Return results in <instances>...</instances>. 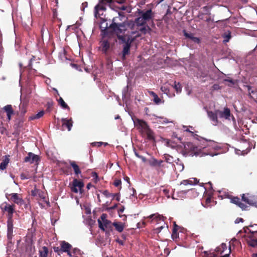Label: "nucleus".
<instances>
[{
	"label": "nucleus",
	"mask_w": 257,
	"mask_h": 257,
	"mask_svg": "<svg viewBox=\"0 0 257 257\" xmlns=\"http://www.w3.org/2000/svg\"><path fill=\"white\" fill-rule=\"evenodd\" d=\"M121 184V181L120 179H115L113 182V185L115 187H119L120 186V189L121 188L120 186Z\"/></svg>",
	"instance_id": "37998d69"
},
{
	"label": "nucleus",
	"mask_w": 257,
	"mask_h": 257,
	"mask_svg": "<svg viewBox=\"0 0 257 257\" xmlns=\"http://www.w3.org/2000/svg\"><path fill=\"white\" fill-rule=\"evenodd\" d=\"M49 253V250L47 246H43L39 250V257H47Z\"/></svg>",
	"instance_id": "bb28decb"
},
{
	"label": "nucleus",
	"mask_w": 257,
	"mask_h": 257,
	"mask_svg": "<svg viewBox=\"0 0 257 257\" xmlns=\"http://www.w3.org/2000/svg\"><path fill=\"white\" fill-rule=\"evenodd\" d=\"M15 205L7 204L3 209V211L7 212V238L11 242L13 237V214L15 212Z\"/></svg>",
	"instance_id": "7ed1b4c3"
},
{
	"label": "nucleus",
	"mask_w": 257,
	"mask_h": 257,
	"mask_svg": "<svg viewBox=\"0 0 257 257\" xmlns=\"http://www.w3.org/2000/svg\"><path fill=\"white\" fill-rule=\"evenodd\" d=\"M141 16L143 19L146 21H148L151 20L153 17L152 11L151 10H148L145 12H141Z\"/></svg>",
	"instance_id": "393cba45"
},
{
	"label": "nucleus",
	"mask_w": 257,
	"mask_h": 257,
	"mask_svg": "<svg viewBox=\"0 0 257 257\" xmlns=\"http://www.w3.org/2000/svg\"><path fill=\"white\" fill-rule=\"evenodd\" d=\"M146 218L151 219V222H155L159 223L161 221H164V217L158 214H153L146 217Z\"/></svg>",
	"instance_id": "f3484780"
},
{
	"label": "nucleus",
	"mask_w": 257,
	"mask_h": 257,
	"mask_svg": "<svg viewBox=\"0 0 257 257\" xmlns=\"http://www.w3.org/2000/svg\"><path fill=\"white\" fill-rule=\"evenodd\" d=\"M60 245L63 252L70 253V250L72 247V245L70 243L65 241H62Z\"/></svg>",
	"instance_id": "4be33fe9"
},
{
	"label": "nucleus",
	"mask_w": 257,
	"mask_h": 257,
	"mask_svg": "<svg viewBox=\"0 0 257 257\" xmlns=\"http://www.w3.org/2000/svg\"><path fill=\"white\" fill-rule=\"evenodd\" d=\"M184 36L185 37V38L188 39H190V38L193 36V34L191 33H188L186 32L185 30H183V31Z\"/></svg>",
	"instance_id": "09e8293b"
},
{
	"label": "nucleus",
	"mask_w": 257,
	"mask_h": 257,
	"mask_svg": "<svg viewBox=\"0 0 257 257\" xmlns=\"http://www.w3.org/2000/svg\"><path fill=\"white\" fill-rule=\"evenodd\" d=\"M147 135V139L149 141H154L155 137L153 131L150 129H148L147 131L144 132Z\"/></svg>",
	"instance_id": "72a5a7b5"
},
{
	"label": "nucleus",
	"mask_w": 257,
	"mask_h": 257,
	"mask_svg": "<svg viewBox=\"0 0 257 257\" xmlns=\"http://www.w3.org/2000/svg\"><path fill=\"white\" fill-rule=\"evenodd\" d=\"M134 152H135V154L136 156L137 157L141 159L143 162L145 163V162L148 161V160L146 159V158L145 157L140 155L139 154V153L135 150H134Z\"/></svg>",
	"instance_id": "58836bf2"
},
{
	"label": "nucleus",
	"mask_w": 257,
	"mask_h": 257,
	"mask_svg": "<svg viewBox=\"0 0 257 257\" xmlns=\"http://www.w3.org/2000/svg\"><path fill=\"white\" fill-rule=\"evenodd\" d=\"M174 88H175L177 93L180 92L181 91V87L179 83L176 84V82H175Z\"/></svg>",
	"instance_id": "de8ad7c7"
},
{
	"label": "nucleus",
	"mask_w": 257,
	"mask_h": 257,
	"mask_svg": "<svg viewBox=\"0 0 257 257\" xmlns=\"http://www.w3.org/2000/svg\"><path fill=\"white\" fill-rule=\"evenodd\" d=\"M237 206L239 207L240 208H241L242 210H246L247 207V206L245 204L242 203L241 201Z\"/></svg>",
	"instance_id": "3c124183"
},
{
	"label": "nucleus",
	"mask_w": 257,
	"mask_h": 257,
	"mask_svg": "<svg viewBox=\"0 0 257 257\" xmlns=\"http://www.w3.org/2000/svg\"><path fill=\"white\" fill-rule=\"evenodd\" d=\"M211 197L210 196H208L207 197V198L206 199V201H205V205H204V206L205 207H209L210 205H209V204L211 202Z\"/></svg>",
	"instance_id": "8fccbe9b"
},
{
	"label": "nucleus",
	"mask_w": 257,
	"mask_h": 257,
	"mask_svg": "<svg viewBox=\"0 0 257 257\" xmlns=\"http://www.w3.org/2000/svg\"><path fill=\"white\" fill-rule=\"evenodd\" d=\"M231 202L237 205L240 203V198L238 197H233L231 198Z\"/></svg>",
	"instance_id": "e433bc0d"
},
{
	"label": "nucleus",
	"mask_w": 257,
	"mask_h": 257,
	"mask_svg": "<svg viewBox=\"0 0 257 257\" xmlns=\"http://www.w3.org/2000/svg\"><path fill=\"white\" fill-rule=\"evenodd\" d=\"M121 18H125L124 16H122ZM118 19L122 20L120 17H114L112 19L111 24L110 25L109 29L111 33L115 34L117 39L121 42H125L126 39L124 36V33L126 30V26H127V22H123L122 23L117 22Z\"/></svg>",
	"instance_id": "f03ea898"
},
{
	"label": "nucleus",
	"mask_w": 257,
	"mask_h": 257,
	"mask_svg": "<svg viewBox=\"0 0 257 257\" xmlns=\"http://www.w3.org/2000/svg\"><path fill=\"white\" fill-rule=\"evenodd\" d=\"M224 81L229 82L232 85H233L235 84L234 81L230 78L225 79H224Z\"/></svg>",
	"instance_id": "e2e57ef3"
},
{
	"label": "nucleus",
	"mask_w": 257,
	"mask_h": 257,
	"mask_svg": "<svg viewBox=\"0 0 257 257\" xmlns=\"http://www.w3.org/2000/svg\"><path fill=\"white\" fill-rule=\"evenodd\" d=\"M190 39L195 43L199 44L200 43V39L199 38L194 37L193 35L190 38Z\"/></svg>",
	"instance_id": "a18cd8bd"
},
{
	"label": "nucleus",
	"mask_w": 257,
	"mask_h": 257,
	"mask_svg": "<svg viewBox=\"0 0 257 257\" xmlns=\"http://www.w3.org/2000/svg\"><path fill=\"white\" fill-rule=\"evenodd\" d=\"M101 192L106 197H112V199H114L115 196H117L116 200L117 201H119L120 200V195L119 193H116V194L110 193L107 190H104V191H102Z\"/></svg>",
	"instance_id": "a878e982"
},
{
	"label": "nucleus",
	"mask_w": 257,
	"mask_h": 257,
	"mask_svg": "<svg viewBox=\"0 0 257 257\" xmlns=\"http://www.w3.org/2000/svg\"><path fill=\"white\" fill-rule=\"evenodd\" d=\"M161 91L164 93L168 94L169 92V89L168 87L166 85H164L161 87Z\"/></svg>",
	"instance_id": "ea45409f"
},
{
	"label": "nucleus",
	"mask_w": 257,
	"mask_h": 257,
	"mask_svg": "<svg viewBox=\"0 0 257 257\" xmlns=\"http://www.w3.org/2000/svg\"><path fill=\"white\" fill-rule=\"evenodd\" d=\"M35 59V57L34 56H32V57L30 59V61H29V64L27 66L28 69H32V61Z\"/></svg>",
	"instance_id": "5fc2aeb1"
},
{
	"label": "nucleus",
	"mask_w": 257,
	"mask_h": 257,
	"mask_svg": "<svg viewBox=\"0 0 257 257\" xmlns=\"http://www.w3.org/2000/svg\"><path fill=\"white\" fill-rule=\"evenodd\" d=\"M70 164L73 169L74 173L76 175H78L79 174H81V171L79 168V167L75 161H70Z\"/></svg>",
	"instance_id": "c85d7f7f"
},
{
	"label": "nucleus",
	"mask_w": 257,
	"mask_h": 257,
	"mask_svg": "<svg viewBox=\"0 0 257 257\" xmlns=\"http://www.w3.org/2000/svg\"><path fill=\"white\" fill-rule=\"evenodd\" d=\"M100 49L105 54H107L110 49V43L107 40H104L100 42Z\"/></svg>",
	"instance_id": "dca6fc26"
},
{
	"label": "nucleus",
	"mask_w": 257,
	"mask_h": 257,
	"mask_svg": "<svg viewBox=\"0 0 257 257\" xmlns=\"http://www.w3.org/2000/svg\"><path fill=\"white\" fill-rule=\"evenodd\" d=\"M166 162L168 163L169 168L171 167H172L173 166V164L170 162V160L169 158H166L165 161Z\"/></svg>",
	"instance_id": "0e129e2a"
},
{
	"label": "nucleus",
	"mask_w": 257,
	"mask_h": 257,
	"mask_svg": "<svg viewBox=\"0 0 257 257\" xmlns=\"http://www.w3.org/2000/svg\"><path fill=\"white\" fill-rule=\"evenodd\" d=\"M40 197L42 198L43 201L46 203L47 206H50V202L46 200V197L43 195H40Z\"/></svg>",
	"instance_id": "052dcab7"
},
{
	"label": "nucleus",
	"mask_w": 257,
	"mask_h": 257,
	"mask_svg": "<svg viewBox=\"0 0 257 257\" xmlns=\"http://www.w3.org/2000/svg\"><path fill=\"white\" fill-rule=\"evenodd\" d=\"M190 39L195 43L199 44L200 43V39L199 38L194 37L193 35L190 38Z\"/></svg>",
	"instance_id": "49530a36"
},
{
	"label": "nucleus",
	"mask_w": 257,
	"mask_h": 257,
	"mask_svg": "<svg viewBox=\"0 0 257 257\" xmlns=\"http://www.w3.org/2000/svg\"><path fill=\"white\" fill-rule=\"evenodd\" d=\"M88 6L87 2H84L81 5V10L84 11L85 8L87 7Z\"/></svg>",
	"instance_id": "69168bd1"
},
{
	"label": "nucleus",
	"mask_w": 257,
	"mask_h": 257,
	"mask_svg": "<svg viewBox=\"0 0 257 257\" xmlns=\"http://www.w3.org/2000/svg\"><path fill=\"white\" fill-rule=\"evenodd\" d=\"M10 159L6 156L5 159L3 160L2 162L0 164V170H4L6 169L9 163Z\"/></svg>",
	"instance_id": "473e14b6"
},
{
	"label": "nucleus",
	"mask_w": 257,
	"mask_h": 257,
	"mask_svg": "<svg viewBox=\"0 0 257 257\" xmlns=\"http://www.w3.org/2000/svg\"><path fill=\"white\" fill-rule=\"evenodd\" d=\"M244 232L246 233H247V230H248V232L250 233V234H252V232H253V234H257V230L254 231H251L250 229H249L248 227H244Z\"/></svg>",
	"instance_id": "4d7b16f0"
},
{
	"label": "nucleus",
	"mask_w": 257,
	"mask_h": 257,
	"mask_svg": "<svg viewBox=\"0 0 257 257\" xmlns=\"http://www.w3.org/2000/svg\"><path fill=\"white\" fill-rule=\"evenodd\" d=\"M227 249V245L224 243H222L219 246H218L216 248L215 251L216 252V254H214L213 253V256H214L215 255H217L218 254H222Z\"/></svg>",
	"instance_id": "b1692460"
},
{
	"label": "nucleus",
	"mask_w": 257,
	"mask_h": 257,
	"mask_svg": "<svg viewBox=\"0 0 257 257\" xmlns=\"http://www.w3.org/2000/svg\"><path fill=\"white\" fill-rule=\"evenodd\" d=\"M135 38L131 39L130 36H128L127 39H125V42H121L122 45V50L121 53V59L122 60L126 59V56L130 54V49L132 43L134 41Z\"/></svg>",
	"instance_id": "423d86ee"
},
{
	"label": "nucleus",
	"mask_w": 257,
	"mask_h": 257,
	"mask_svg": "<svg viewBox=\"0 0 257 257\" xmlns=\"http://www.w3.org/2000/svg\"><path fill=\"white\" fill-rule=\"evenodd\" d=\"M149 165L155 169L158 174H165L169 168L168 163L162 160H158L154 157L148 160Z\"/></svg>",
	"instance_id": "20e7f679"
},
{
	"label": "nucleus",
	"mask_w": 257,
	"mask_h": 257,
	"mask_svg": "<svg viewBox=\"0 0 257 257\" xmlns=\"http://www.w3.org/2000/svg\"><path fill=\"white\" fill-rule=\"evenodd\" d=\"M151 95L154 98V101L156 104H159L161 102V99L158 96V95L154 92H151Z\"/></svg>",
	"instance_id": "c9c22d12"
},
{
	"label": "nucleus",
	"mask_w": 257,
	"mask_h": 257,
	"mask_svg": "<svg viewBox=\"0 0 257 257\" xmlns=\"http://www.w3.org/2000/svg\"><path fill=\"white\" fill-rule=\"evenodd\" d=\"M40 161L39 156L31 152L29 153L24 160V162L29 163L30 164H37Z\"/></svg>",
	"instance_id": "9b49d317"
},
{
	"label": "nucleus",
	"mask_w": 257,
	"mask_h": 257,
	"mask_svg": "<svg viewBox=\"0 0 257 257\" xmlns=\"http://www.w3.org/2000/svg\"><path fill=\"white\" fill-rule=\"evenodd\" d=\"M54 252L57 253L58 255H61V253H63L62 250H61V247L60 248L59 247L54 246L53 247Z\"/></svg>",
	"instance_id": "79ce46f5"
},
{
	"label": "nucleus",
	"mask_w": 257,
	"mask_h": 257,
	"mask_svg": "<svg viewBox=\"0 0 257 257\" xmlns=\"http://www.w3.org/2000/svg\"><path fill=\"white\" fill-rule=\"evenodd\" d=\"M230 252H231V247L229 245L228 253H225L224 255H222L220 257H229Z\"/></svg>",
	"instance_id": "680f3d73"
},
{
	"label": "nucleus",
	"mask_w": 257,
	"mask_h": 257,
	"mask_svg": "<svg viewBox=\"0 0 257 257\" xmlns=\"http://www.w3.org/2000/svg\"><path fill=\"white\" fill-rule=\"evenodd\" d=\"M146 22L147 21L144 20L141 16L137 18L134 22L132 21H128L127 26L129 27L131 30H135L136 27L143 26Z\"/></svg>",
	"instance_id": "9d476101"
},
{
	"label": "nucleus",
	"mask_w": 257,
	"mask_h": 257,
	"mask_svg": "<svg viewBox=\"0 0 257 257\" xmlns=\"http://www.w3.org/2000/svg\"><path fill=\"white\" fill-rule=\"evenodd\" d=\"M20 178L22 180L28 179L30 178V176L26 175L25 173H22L20 175Z\"/></svg>",
	"instance_id": "13d9d810"
},
{
	"label": "nucleus",
	"mask_w": 257,
	"mask_h": 257,
	"mask_svg": "<svg viewBox=\"0 0 257 257\" xmlns=\"http://www.w3.org/2000/svg\"><path fill=\"white\" fill-rule=\"evenodd\" d=\"M59 105L64 109H70L69 106L65 102L64 100L62 97L58 100Z\"/></svg>",
	"instance_id": "f704fd0d"
},
{
	"label": "nucleus",
	"mask_w": 257,
	"mask_h": 257,
	"mask_svg": "<svg viewBox=\"0 0 257 257\" xmlns=\"http://www.w3.org/2000/svg\"><path fill=\"white\" fill-rule=\"evenodd\" d=\"M6 197L8 200L13 201L14 203L19 205H22L25 203L22 194L16 193L11 194L6 193Z\"/></svg>",
	"instance_id": "0eeeda50"
},
{
	"label": "nucleus",
	"mask_w": 257,
	"mask_h": 257,
	"mask_svg": "<svg viewBox=\"0 0 257 257\" xmlns=\"http://www.w3.org/2000/svg\"><path fill=\"white\" fill-rule=\"evenodd\" d=\"M241 199L249 205L257 207V196L247 193L242 195Z\"/></svg>",
	"instance_id": "6e6552de"
},
{
	"label": "nucleus",
	"mask_w": 257,
	"mask_h": 257,
	"mask_svg": "<svg viewBox=\"0 0 257 257\" xmlns=\"http://www.w3.org/2000/svg\"><path fill=\"white\" fill-rule=\"evenodd\" d=\"M207 115L210 119L212 121H213V124L214 125H216L218 123V120L217 117L218 114L217 113V110H215L214 111H208Z\"/></svg>",
	"instance_id": "a211bd4d"
},
{
	"label": "nucleus",
	"mask_w": 257,
	"mask_h": 257,
	"mask_svg": "<svg viewBox=\"0 0 257 257\" xmlns=\"http://www.w3.org/2000/svg\"><path fill=\"white\" fill-rule=\"evenodd\" d=\"M223 37L224 38V42H228L231 38V33L230 32H228L227 33H225L223 35Z\"/></svg>",
	"instance_id": "4c0bfd02"
},
{
	"label": "nucleus",
	"mask_w": 257,
	"mask_h": 257,
	"mask_svg": "<svg viewBox=\"0 0 257 257\" xmlns=\"http://www.w3.org/2000/svg\"><path fill=\"white\" fill-rule=\"evenodd\" d=\"M62 126H66L68 131H71V127L73 125V121L71 118L67 119L66 118H63L62 119Z\"/></svg>",
	"instance_id": "5701e85b"
},
{
	"label": "nucleus",
	"mask_w": 257,
	"mask_h": 257,
	"mask_svg": "<svg viewBox=\"0 0 257 257\" xmlns=\"http://www.w3.org/2000/svg\"><path fill=\"white\" fill-rule=\"evenodd\" d=\"M252 234L248 235L246 239V242L248 246L257 248V237L254 236L255 234H253V232Z\"/></svg>",
	"instance_id": "4468645a"
},
{
	"label": "nucleus",
	"mask_w": 257,
	"mask_h": 257,
	"mask_svg": "<svg viewBox=\"0 0 257 257\" xmlns=\"http://www.w3.org/2000/svg\"><path fill=\"white\" fill-rule=\"evenodd\" d=\"M92 176L93 178L92 179L93 181L95 183H97V182H98V181L99 180L97 174L95 172H94L92 173Z\"/></svg>",
	"instance_id": "c03bdc74"
},
{
	"label": "nucleus",
	"mask_w": 257,
	"mask_h": 257,
	"mask_svg": "<svg viewBox=\"0 0 257 257\" xmlns=\"http://www.w3.org/2000/svg\"><path fill=\"white\" fill-rule=\"evenodd\" d=\"M220 89V87L218 84H214L212 86V90H218Z\"/></svg>",
	"instance_id": "603ef678"
},
{
	"label": "nucleus",
	"mask_w": 257,
	"mask_h": 257,
	"mask_svg": "<svg viewBox=\"0 0 257 257\" xmlns=\"http://www.w3.org/2000/svg\"><path fill=\"white\" fill-rule=\"evenodd\" d=\"M126 0H100L99 3L94 8L95 15L98 13L99 11H106V5L115 11L118 10L125 11L127 7L123 5Z\"/></svg>",
	"instance_id": "f257e3e1"
},
{
	"label": "nucleus",
	"mask_w": 257,
	"mask_h": 257,
	"mask_svg": "<svg viewBox=\"0 0 257 257\" xmlns=\"http://www.w3.org/2000/svg\"><path fill=\"white\" fill-rule=\"evenodd\" d=\"M193 184V183H192V181L188 180H183L181 183V184H184V185H187L188 184Z\"/></svg>",
	"instance_id": "864d4df0"
},
{
	"label": "nucleus",
	"mask_w": 257,
	"mask_h": 257,
	"mask_svg": "<svg viewBox=\"0 0 257 257\" xmlns=\"http://www.w3.org/2000/svg\"><path fill=\"white\" fill-rule=\"evenodd\" d=\"M20 116L24 117L25 113L27 112V104L23 102L21 103L20 105Z\"/></svg>",
	"instance_id": "cd10ccee"
},
{
	"label": "nucleus",
	"mask_w": 257,
	"mask_h": 257,
	"mask_svg": "<svg viewBox=\"0 0 257 257\" xmlns=\"http://www.w3.org/2000/svg\"><path fill=\"white\" fill-rule=\"evenodd\" d=\"M217 113H218L219 117L224 118L226 119H230L229 117L231 115V113L230 110L228 108H224L223 111L217 109Z\"/></svg>",
	"instance_id": "2eb2a0df"
},
{
	"label": "nucleus",
	"mask_w": 257,
	"mask_h": 257,
	"mask_svg": "<svg viewBox=\"0 0 257 257\" xmlns=\"http://www.w3.org/2000/svg\"><path fill=\"white\" fill-rule=\"evenodd\" d=\"M44 113L45 112H44V110H41L40 112H39L37 114H34V115L30 116L29 117V120L30 121V120H35V119H39L44 115Z\"/></svg>",
	"instance_id": "7c9ffc66"
},
{
	"label": "nucleus",
	"mask_w": 257,
	"mask_h": 257,
	"mask_svg": "<svg viewBox=\"0 0 257 257\" xmlns=\"http://www.w3.org/2000/svg\"><path fill=\"white\" fill-rule=\"evenodd\" d=\"M134 122L135 125L138 126V128L141 130L140 131L142 132V133L150 128L147 123L143 120L137 118L134 121Z\"/></svg>",
	"instance_id": "f8f14e48"
},
{
	"label": "nucleus",
	"mask_w": 257,
	"mask_h": 257,
	"mask_svg": "<svg viewBox=\"0 0 257 257\" xmlns=\"http://www.w3.org/2000/svg\"><path fill=\"white\" fill-rule=\"evenodd\" d=\"M103 144V142H93L91 143V145L93 147L97 146L98 147H100Z\"/></svg>",
	"instance_id": "bf43d9fd"
},
{
	"label": "nucleus",
	"mask_w": 257,
	"mask_h": 257,
	"mask_svg": "<svg viewBox=\"0 0 257 257\" xmlns=\"http://www.w3.org/2000/svg\"><path fill=\"white\" fill-rule=\"evenodd\" d=\"M179 237V234L178 233V231H176V229H173L172 234V238L173 240L177 239Z\"/></svg>",
	"instance_id": "a19ab883"
},
{
	"label": "nucleus",
	"mask_w": 257,
	"mask_h": 257,
	"mask_svg": "<svg viewBox=\"0 0 257 257\" xmlns=\"http://www.w3.org/2000/svg\"><path fill=\"white\" fill-rule=\"evenodd\" d=\"M107 217V215L105 213H103L101 214V216H100V218L101 219V221L102 222H103L104 221H105V220H107V219H106Z\"/></svg>",
	"instance_id": "6e6d98bb"
},
{
	"label": "nucleus",
	"mask_w": 257,
	"mask_h": 257,
	"mask_svg": "<svg viewBox=\"0 0 257 257\" xmlns=\"http://www.w3.org/2000/svg\"><path fill=\"white\" fill-rule=\"evenodd\" d=\"M72 185L73 187L71 188V191L74 193H77L78 191L77 187H78L80 191L81 192V190L84 186L82 181L78 180L77 179L73 180Z\"/></svg>",
	"instance_id": "ddd939ff"
},
{
	"label": "nucleus",
	"mask_w": 257,
	"mask_h": 257,
	"mask_svg": "<svg viewBox=\"0 0 257 257\" xmlns=\"http://www.w3.org/2000/svg\"><path fill=\"white\" fill-rule=\"evenodd\" d=\"M132 30V31L131 32V34H136L135 37V39L141 37L142 34H146L149 31L151 30V29L148 26L146 27L143 25L142 26L137 27L135 30Z\"/></svg>",
	"instance_id": "1a4fd4ad"
},
{
	"label": "nucleus",
	"mask_w": 257,
	"mask_h": 257,
	"mask_svg": "<svg viewBox=\"0 0 257 257\" xmlns=\"http://www.w3.org/2000/svg\"><path fill=\"white\" fill-rule=\"evenodd\" d=\"M201 139L203 142V144H202V146L201 147L202 148H206L207 146H213L215 145V142L213 141L207 140L202 138Z\"/></svg>",
	"instance_id": "c756f323"
},
{
	"label": "nucleus",
	"mask_w": 257,
	"mask_h": 257,
	"mask_svg": "<svg viewBox=\"0 0 257 257\" xmlns=\"http://www.w3.org/2000/svg\"><path fill=\"white\" fill-rule=\"evenodd\" d=\"M244 221L243 219L242 218H237L235 221V223H238L240 222H243Z\"/></svg>",
	"instance_id": "338daca9"
},
{
	"label": "nucleus",
	"mask_w": 257,
	"mask_h": 257,
	"mask_svg": "<svg viewBox=\"0 0 257 257\" xmlns=\"http://www.w3.org/2000/svg\"><path fill=\"white\" fill-rule=\"evenodd\" d=\"M98 226L103 231H105V228L111 229V221L109 220H105L103 222L100 220H98Z\"/></svg>",
	"instance_id": "6ab92c4d"
},
{
	"label": "nucleus",
	"mask_w": 257,
	"mask_h": 257,
	"mask_svg": "<svg viewBox=\"0 0 257 257\" xmlns=\"http://www.w3.org/2000/svg\"><path fill=\"white\" fill-rule=\"evenodd\" d=\"M25 121V119L24 117L20 116L17 120H16L15 123L14 124L15 128L17 130L20 131V129L23 127L24 123Z\"/></svg>",
	"instance_id": "412c9836"
},
{
	"label": "nucleus",
	"mask_w": 257,
	"mask_h": 257,
	"mask_svg": "<svg viewBox=\"0 0 257 257\" xmlns=\"http://www.w3.org/2000/svg\"><path fill=\"white\" fill-rule=\"evenodd\" d=\"M112 225L115 227V229L119 232L123 231L124 226L121 222H113Z\"/></svg>",
	"instance_id": "2f4dec72"
},
{
	"label": "nucleus",
	"mask_w": 257,
	"mask_h": 257,
	"mask_svg": "<svg viewBox=\"0 0 257 257\" xmlns=\"http://www.w3.org/2000/svg\"><path fill=\"white\" fill-rule=\"evenodd\" d=\"M179 227H180L176 224V222H174V227H173V229H176V231H178L179 228Z\"/></svg>",
	"instance_id": "774afa93"
},
{
	"label": "nucleus",
	"mask_w": 257,
	"mask_h": 257,
	"mask_svg": "<svg viewBox=\"0 0 257 257\" xmlns=\"http://www.w3.org/2000/svg\"><path fill=\"white\" fill-rule=\"evenodd\" d=\"M3 109L7 113L8 119L10 120L12 118V115L14 114V111L12 105L8 104L5 106L3 107Z\"/></svg>",
	"instance_id": "aec40b11"
},
{
	"label": "nucleus",
	"mask_w": 257,
	"mask_h": 257,
	"mask_svg": "<svg viewBox=\"0 0 257 257\" xmlns=\"http://www.w3.org/2000/svg\"><path fill=\"white\" fill-rule=\"evenodd\" d=\"M200 153L201 149L190 142L186 143L184 145V149L181 151V154L185 157L199 156Z\"/></svg>",
	"instance_id": "39448f33"
}]
</instances>
